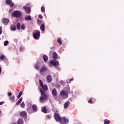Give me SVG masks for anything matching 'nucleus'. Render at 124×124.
<instances>
[{"mask_svg":"<svg viewBox=\"0 0 124 124\" xmlns=\"http://www.w3.org/2000/svg\"><path fill=\"white\" fill-rule=\"evenodd\" d=\"M39 91L41 93V96L39 98L40 102L44 103L45 100L48 99V96L45 93V91L42 89H39Z\"/></svg>","mask_w":124,"mask_h":124,"instance_id":"1","label":"nucleus"},{"mask_svg":"<svg viewBox=\"0 0 124 124\" xmlns=\"http://www.w3.org/2000/svg\"><path fill=\"white\" fill-rule=\"evenodd\" d=\"M33 37L35 39V40H38L40 38V31L38 30H36L33 32Z\"/></svg>","mask_w":124,"mask_h":124,"instance_id":"2","label":"nucleus"},{"mask_svg":"<svg viewBox=\"0 0 124 124\" xmlns=\"http://www.w3.org/2000/svg\"><path fill=\"white\" fill-rule=\"evenodd\" d=\"M12 15L16 18H20L22 16V12L19 11H15L12 13Z\"/></svg>","mask_w":124,"mask_h":124,"instance_id":"3","label":"nucleus"},{"mask_svg":"<svg viewBox=\"0 0 124 124\" xmlns=\"http://www.w3.org/2000/svg\"><path fill=\"white\" fill-rule=\"evenodd\" d=\"M54 117L56 122H61L62 117H61V115H60L59 112L56 111L54 113Z\"/></svg>","mask_w":124,"mask_h":124,"instance_id":"4","label":"nucleus"},{"mask_svg":"<svg viewBox=\"0 0 124 124\" xmlns=\"http://www.w3.org/2000/svg\"><path fill=\"white\" fill-rule=\"evenodd\" d=\"M59 64V61L51 60L49 64V66H50V67H52V65H54V66H58Z\"/></svg>","mask_w":124,"mask_h":124,"instance_id":"5","label":"nucleus"},{"mask_svg":"<svg viewBox=\"0 0 124 124\" xmlns=\"http://www.w3.org/2000/svg\"><path fill=\"white\" fill-rule=\"evenodd\" d=\"M60 94L62 96V97H63V98H67V97H68V93L66 91H61L60 93Z\"/></svg>","mask_w":124,"mask_h":124,"instance_id":"6","label":"nucleus"},{"mask_svg":"<svg viewBox=\"0 0 124 124\" xmlns=\"http://www.w3.org/2000/svg\"><path fill=\"white\" fill-rule=\"evenodd\" d=\"M23 9L25 10V12H26L28 14H30L31 13V7L23 6Z\"/></svg>","mask_w":124,"mask_h":124,"instance_id":"7","label":"nucleus"},{"mask_svg":"<svg viewBox=\"0 0 124 124\" xmlns=\"http://www.w3.org/2000/svg\"><path fill=\"white\" fill-rule=\"evenodd\" d=\"M6 3L12 7L14 6V3L12 2V0H6Z\"/></svg>","mask_w":124,"mask_h":124,"instance_id":"8","label":"nucleus"},{"mask_svg":"<svg viewBox=\"0 0 124 124\" xmlns=\"http://www.w3.org/2000/svg\"><path fill=\"white\" fill-rule=\"evenodd\" d=\"M61 121H60V123H61V124H63V123H68L69 120L68 119H67L66 117H63L62 118H61Z\"/></svg>","mask_w":124,"mask_h":124,"instance_id":"9","label":"nucleus"},{"mask_svg":"<svg viewBox=\"0 0 124 124\" xmlns=\"http://www.w3.org/2000/svg\"><path fill=\"white\" fill-rule=\"evenodd\" d=\"M48 70V68L46 66H43L40 71V73L41 74L42 72H45V71H47Z\"/></svg>","mask_w":124,"mask_h":124,"instance_id":"10","label":"nucleus"},{"mask_svg":"<svg viewBox=\"0 0 124 124\" xmlns=\"http://www.w3.org/2000/svg\"><path fill=\"white\" fill-rule=\"evenodd\" d=\"M20 115L21 118H25V117H27V112L26 111H22L20 113Z\"/></svg>","mask_w":124,"mask_h":124,"instance_id":"11","label":"nucleus"},{"mask_svg":"<svg viewBox=\"0 0 124 124\" xmlns=\"http://www.w3.org/2000/svg\"><path fill=\"white\" fill-rule=\"evenodd\" d=\"M2 22L4 25H7L9 23V19L7 18H3Z\"/></svg>","mask_w":124,"mask_h":124,"instance_id":"12","label":"nucleus"},{"mask_svg":"<svg viewBox=\"0 0 124 124\" xmlns=\"http://www.w3.org/2000/svg\"><path fill=\"white\" fill-rule=\"evenodd\" d=\"M70 105V102L67 101L64 104V109H67Z\"/></svg>","mask_w":124,"mask_h":124,"instance_id":"13","label":"nucleus"},{"mask_svg":"<svg viewBox=\"0 0 124 124\" xmlns=\"http://www.w3.org/2000/svg\"><path fill=\"white\" fill-rule=\"evenodd\" d=\"M46 80L48 83H51L52 82V77L51 75H48L46 77Z\"/></svg>","mask_w":124,"mask_h":124,"instance_id":"14","label":"nucleus"},{"mask_svg":"<svg viewBox=\"0 0 124 124\" xmlns=\"http://www.w3.org/2000/svg\"><path fill=\"white\" fill-rule=\"evenodd\" d=\"M41 87L42 88V90H43V91H44L45 92V91H48V87L46 85H43Z\"/></svg>","mask_w":124,"mask_h":124,"instance_id":"15","label":"nucleus"},{"mask_svg":"<svg viewBox=\"0 0 124 124\" xmlns=\"http://www.w3.org/2000/svg\"><path fill=\"white\" fill-rule=\"evenodd\" d=\"M57 93H57V90H56L55 88H54L52 91V95H54V96H57Z\"/></svg>","mask_w":124,"mask_h":124,"instance_id":"16","label":"nucleus"},{"mask_svg":"<svg viewBox=\"0 0 124 124\" xmlns=\"http://www.w3.org/2000/svg\"><path fill=\"white\" fill-rule=\"evenodd\" d=\"M32 108L33 112H36L37 111V106H36V105H33Z\"/></svg>","mask_w":124,"mask_h":124,"instance_id":"17","label":"nucleus"},{"mask_svg":"<svg viewBox=\"0 0 124 124\" xmlns=\"http://www.w3.org/2000/svg\"><path fill=\"white\" fill-rule=\"evenodd\" d=\"M40 29L42 31H44L45 30V25H44V23L41 25Z\"/></svg>","mask_w":124,"mask_h":124,"instance_id":"18","label":"nucleus"},{"mask_svg":"<svg viewBox=\"0 0 124 124\" xmlns=\"http://www.w3.org/2000/svg\"><path fill=\"white\" fill-rule=\"evenodd\" d=\"M43 59L45 62H47V61H48V59H49V58L48 57V56L47 55H44L43 56Z\"/></svg>","mask_w":124,"mask_h":124,"instance_id":"19","label":"nucleus"},{"mask_svg":"<svg viewBox=\"0 0 124 124\" xmlns=\"http://www.w3.org/2000/svg\"><path fill=\"white\" fill-rule=\"evenodd\" d=\"M9 99L12 101V102H14V101H15V95H13L10 97Z\"/></svg>","mask_w":124,"mask_h":124,"instance_id":"20","label":"nucleus"},{"mask_svg":"<svg viewBox=\"0 0 124 124\" xmlns=\"http://www.w3.org/2000/svg\"><path fill=\"white\" fill-rule=\"evenodd\" d=\"M18 124H24V120L22 118H20L17 121Z\"/></svg>","mask_w":124,"mask_h":124,"instance_id":"21","label":"nucleus"},{"mask_svg":"<svg viewBox=\"0 0 124 124\" xmlns=\"http://www.w3.org/2000/svg\"><path fill=\"white\" fill-rule=\"evenodd\" d=\"M25 20L26 21H31V16H26L25 17Z\"/></svg>","mask_w":124,"mask_h":124,"instance_id":"22","label":"nucleus"},{"mask_svg":"<svg viewBox=\"0 0 124 124\" xmlns=\"http://www.w3.org/2000/svg\"><path fill=\"white\" fill-rule=\"evenodd\" d=\"M53 58L55 60H57V59H58V54H57V53L56 52L53 53Z\"/></svg>","mask_w":124,"mask_h":124,"instance_id":"23","label":"nucleus"},{"mask_svg":"<svg viewBox=\"0 0 124 124\" xmlns=\"http://www.w3.org/2000/svg\"><path fill=\"white\" fill-rule=\"evenodd\" d=\"M16 28L18 30H21V23L20 22L16 23Z\"/></svg>","mask_w":124,"mask_h":124,"instance_id":"24","label":"nucleus"},{"mask_svg":"<svg viewBox=\"0 0 124 124\" xmlns=\"http://www.w3.org/2000/svg\"><path fill=\"white\" fill-rule=\"evenodd\" d=\"M58 43H59L60 45H62V39L59 38L57 39Z\"/></svg>","mask_w":124,"mask_h":124,"instance_id":"25","label":"nucleus"},{"mask_svg":"<svg viewBox=\"0 0 124 124\" xmlns=\"http://www.w3.org/2000/svg\"><path fill=\"white\" fill-rule=\"evenodd\" d=\"M23 100V99L21 98H20L19 99V100L16 103V105H20V104L21 103V102H22V101Z\"/></svg>","mask_w":124,"mask_h":124,"instance_id":"26","label":"nucleus"},{"mask_svg":"<svg viewBox=\"0 0 124 124\" xmlns=\"http://www.w3.org/2000/svg\"><path fill=\"white\" fill-rule=\"evenodd\" d=\"M110 123H111V121H109L108 119H105L104 124H109Z\"/></svg>","mask_w":124,"mask_h":124,"instance_id":"27","label":"nucleus"},{"mask_svg":"<svg viewBox=\"0 0 124 124\" xmlns=\"http://www.w3.org/2000/svg\"><path fill=\"white\" fill-rule=\"evenodd\" d=\"M42 112L45 113V114L47 113V109H46V107H44L42 109Z\"/></svg>","mask_w":124,"mask_h":124,"instance_id":"28","label":"nucleus"},{"mask_svg":"<svg viewBox=\"0 0 124 124\" xmlns=\"http://www.w3.org/2000/svg\"><path fill=\"white\" fill-rule=\"evenodd\" d=\"M4 59H5V55H1L0 56V60L2 61V60H4Z\"/></svg>","mask_w":124,"mask_h":124,"instance_id":"29","label":"nucleus"},{"mask_svg":"<svg viewBox=\"0 0 124 124\" xmlns=\"http://www.w3.org/2000/svg\"><path fill=\"white\" fill-rule=\"evenodd\" d=\"M22 94H23V91H21L19 93L18 95L17 96V98H18V99H19V98H20V97H21V96L22 95Z\"/></svg>","mask_w":124,"mask_h":124,"instance_id":"30","label":"nucleus"},{"mask_svg":"<svg viewBox=\"0 0 124 124\" xmlns=\"http://www.w3.org/2000/svg\"><path fill=\"white\" fill-rule=\"evenodd\" d=\"M16 26H11V31H16Z\"/></svg>","mask_w":124,"mask_h":124,"instance_id":"31","label":"nucleus"},{"mask_svg":"<svg viewBox=\"0 0 124 124\" xmlns=\"http://www.w3.org/2000/svg\"><path fill=\"white\" fill-rule=\"evenodd\" d=\"M21 29H22L23 31H24L25 30V29H26V27L25 26V24H22Z\"/></svg>","mask_w":124,"mask_h":124,"instance_id":"32","label":"nucleus"},{"mask_svg":"<svg viewBox=\"0 0 124 124\" xmlns=\"http://www.w3.org/2000/svg\"><path fill=\"white\" fill-rule=\"evenodd\" d=\"M41 11H42V12H45V7L42 6L41 8Z\"/></svg>","mask_w":124,"mask_h":124,"instance_id":"33","label":"nucleus"},{"mask_svg":"<svg viewBox=\"0 0 124 124\" xmlns=\"http://www.w3.org/2000/svg\"><path fill=\"white\" fill-rule=\"evenodd\" d=\"M8 43H9L8 41H5L4 43V46H7V45H8Z\"/></svg>","mask_w":124,"mask_h":124,"instance_id":"34","label":"nucleus"},{"mask_svg":"<svg viewBox=\"0 0 124 124\" xmlns=\"http://www.w3.org/2000/svg\"><path fill=\"white\" fill-rule=\"evenodd\" d=\"M39 84H40V87H42L43 86V82H42V80H41V79H39Z\"/></svg>","mask_w":124,"mask_h":124,"instance_id":"35","label":"nucleus"},{"mask_svg":"<svg viewBox=\"0 0 124 124\" xmlns=\"http://www.w3.org/2000/svg\"><path fill=\"white\" fill-rule=\"evenodd\" d=\"M61 85H62V86H64V85H65V83H64V81L61 80L60 82Z\"/></svg>","mask_w":124,"mask_h":124,"instance_id":"36","label":"nucleus"},{"mask_svg":"<svg viewBox=\"0 0 124 124\" xmlns=\"http://www.w3.org/2000/svg\"><path fill=\"white\" fill-rule=\"evenodd\" d=\"M20 106H21V107H22V108H25V103H24V102H23L21 104Z\"/></svg>","mask_w":124,"mask_h":124,"instance_id":"37","label":"nucleus"},{"mask_svg":"<svg viewBox=\"0 0 124 124\" xmlns=\"http://www.w3.org/2000/svg\"><path fill=\"white\" fill-rule=\"evenodd\" d=\"M35 69H39V66H38V65L37 64H35V66H34Z\"/></svg>","mask_w":124,"mask_h":124,"instance_id":"38","label":"nucleus"},{"mask_svg":"<svg viewBox=\"0 0 124 124\" xmlns=\"http://www.w3.org/2000/svg\"><path fill=\"white\" fill-rule=\"evenodd\" d=\"M1 33H2V27L0 26V34H1Z\"/></svg>","mask_w":124,"mask_h":124,"instance_id":"39","label":"nucleus"},{"mask_svg":"<svg viewBox=\"0 0 124 124\" xmlns=\"http://www.w3.org/2000/svg\"><path fill=\"white\" fill-rule=\"evenodd\" d=\"M38 18H39V19H43V16H42L41 15H39L38 16Z\"/></svg>","mask_w":124,"mask_h":124,"instance_id":"40","label":"nucleus"},{"mask_svg":"<svg viewBox=\"0 0 124 124\" xmlns=\"http://www.w3.org/2000/svg\"><path fill=\"white\" fill-rule=\"evenodd\" d=\"M88 103H90V104H93V101L91 99H90L88 101Z\"/></svg>","mask_w":124,"mask_h":124,"instance_id":"41","label":"nucleus"},{"mask_svg":"<svg viewBox=\"0 0 124 124\" xmlns=\"http://www.w3.org/2000/svg\"><path fill=\"white\" fill-rule=\"evenodd\" d=\"M8 96H11V95H12V93H11V92H9L8 93Z\"/></svg>","mask_w":124,"mask_h":124,"instance_id":"42","label":"nucleus"},{"mask_svg":"<svg viewBox=\"0 0 124 124\" xmlns=\"http://www.w3.org/2000/svg\"><path fill=\"white\" fill-rule=\"evenodd\" d=\"M41 22H42V21L40 20L39 19H38V20H37L38 24H41Z\"/></svg>","mask_w":124,"mask_h":124,"instance_id":"43","label":"nucleus"},{"mask_svg":"<svg viewBox=\"0 0 124 124\" xmlns=\"http://www.w3.org/2000/svg\"><path fill=\"white\" fill-rule=\"evenodd\" d=\"M56 88H60L61 87V86L59 85V84H57L56 86Z\"/></svg>","mask_w":124,"mask_h":124,"instance_id":"44","label":"nucleus"},{"mask_svg":"<svg viewBox=\"0 0 124 124\" xmlns=\"http://www.w3.org/2000/svg\"><path fill=\"white\" fill-rule=\"evenodd\" d=\"M19 51H20V52H22V51H23V47H20V48H19Z\"/></svg>","mask_w":124,"mask_h":124,"instance_id":"45","label":"nucleus"},{"mask_svg":"<svg viewBox=\"0 0 124 124\" xmlns=\"http://www.w3.org/2000/svg\"><path fill=\"white\" fill-rule=\"evenodd\" d=\"M14 41H15V42H18V40L17 39H14Z\"/></svg>","mask_w":124,"mask_h":124,"instance_id":"46","label":"nucleus"},{"mask_svg":"<svg viewBox=\"0 0 124 124\" xmlns=\"http://www.w3.org/2000/svg\"><path fill=\"white\" fill-rule=\"evenodd\" d=\"M4 103V102H0V105H2Z\"/></svg>","mask_w":124,"mask_h":124,"instance_id":"47","label":"nucleus"},{"mask_svg":"<svg viewBox=\"0 0 124 124\" xmlns=\"http://www.w3.org/2000/svg\"><path fill=\"white\" fill-rule=\"evenodd\" d=\"M1 73V67H0V74Z\"/></svg>","mask_w":124,"mask_h":124,"instance_id":"48","label":"nucleus"},{"mask_svg":"<svg viewBox=\"0 0 124 124\" xmlns=\"http://www.w3.org/2000/svg\"><path fill=\"white\" fill-rule=\"evenodd\" d=\"M69 81H73V78H72L70 79H69Z\"/></svg>","mask_w":124,"mask_h":124,"instance_id":"49","label":"nucleus"},{"mask_svg":"<svg viewBox=\"0 0 124 124\" xmlns=\"http://www.w3.org/2000/svg\"><path fill=\"white\" fill-rule=\"evenodd\" d=\"M47 118H48V119H50V116L49 115H47L46 116Z\"/></svg>","mask_w":124,"mask_h":124,"instance_id":"50","label":"nucleus"},{"mask_svg":"<svg viewBox=\"0 0 124 124\" xmlns=\"http://www.w3.org/2000/svg\"><path fill=\"white\" fill-rule=\"evenodd\" d=\"M0 113H1V111H0Z\"/></svg>","mask_w":124,"mask_h":124,"instance_id":"51","label":"nucleus"},{"mask_svg":"<svg viewBox=\"0 0 124 124\" xmlns=\"http://www.w3.org/2000/svg\"><path fill=\"white\" fill-rule=\"evenodd\" d=\"M67 83H70V82H67Z\"/></svg>","mask_w":124,"mask_h":124,"instance_id":"52","label":"nucleus"}]
</instances>
